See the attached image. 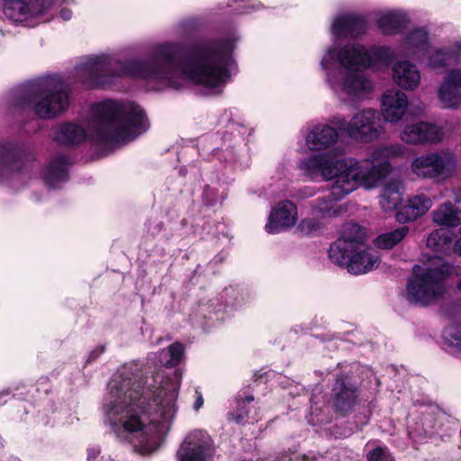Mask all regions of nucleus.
<instances>
[{
	"instance_id": "41",
	"label": "nucleus",
	"mask_w": 461,
	"mask_h": 461,
	"mask_svg": "<svg viewBox=\"0 0 461 461\" xmlns=\"http://www.w3.org/2000/svg\"><path fill=\"white\" fill-rule=\"evenodd\" d=\"M104 351V348L103 346L98 347L90 353L89 357L94 360V359L97 358L98 356H100Z\"/></svg>"
},
{
	"instance_id": "6",
	"label": "nucleus",
	"mask_w": 461,
	"mask_h": 461,
	"mask_svg": "<svg viewBox=\"0 0 461 461\" xmlns=\"http://www.w3.org/2000/svg\"><path fill=\"white\" fill-rule=\"evenodd\" d=\"M8 104L13 112L31 108L41 119H53L68 108L69 86L58 75L36 78L14 89Z\"/></svg>"
},
{
	"instance_id": "24",
	"label": "nucleus",
	"mask_w": 461,
	"mask_h": 461,
	"mask_svg": "<svg viewBox=\"0 0 461 461\" xmlns=\"http://www.w3.org/2000/svg\"><path fill=\"white\" fill-rule=\"evenodd\" d=\"M409 17L401 10L383 11L378 14L377 25L387 35L402 33L409 24Z\"/></svg>"
},
{
	"instance_id": "4",
	"label": "nucleus",
	"mask_w": 461,
	"mask_h": 461,
	"mask_svg": "<svg viewBox=\"0 0 461 461\" xmlns=\"http://www.w3.org/2000/svg\"><path fill=\"white\" fill-rule=\"evenodd\" d=\"M395 57L387 46L347 44L327 49L321 60L326 81L333 93L342 101H360L373 90V82L362 69L388 68Z\"/></svg>"
},
{
	"instance_id": "38",
	"label": "nucleus",
	"mask_w": 461,
	"mask_h": 461,
	"mask_svg": "<svg viewBox=\"0 0 461 461\" xmlns=\"http://www.w3.org/2000/svg\"><path fill=\"white\" fill-rule=\"evenodd\" d=\"M214 196H215L214 190L210 187H206L203 192V197L209 204H212L215 202Z\"/></svg>"
},
{
	"instance_id": "2",
	"label": "nucleus",
	"mask_w": 461,
	"mask_h": 461,
	"mask_svg": "<svg viewBox=\"0 0 461 461\" xmlns=\"http://www.w3.org/2000/svg\"><path fill=\"white\" fill-rule=\"evenodd\" d=\"M183 354L182 344L176 342L154 355L144 370L122 366L108 384L103 404L107 420L114 429L137 433L146 454L158 448L177 411L181 373L165 375L161 367L178 365Z\"/></svg>"
},
{
	"instance_id": "37",
	"label": "nucleus",
	"mask_w": 461,
	"mask_h": 461,
	"mask_svg": "<svg viewBox=\"0 0 461 461\" xmlns=\"http://www.w3.org/2000/svg\"><path fill=\"white\" fill-rule=\"evenodd\" d=\"M448 50L451 55H453L454 62L458 60V58L461 57V41H457L453 45L448 48Z\"/></svg>"
},
{
	"instance_id": "43",
	"label": "nucleus",
	"mask_w": 461,
	"mask_h": 461,
	"mask_svg": "<svg viewBox=\"0 0 461 461\" xmlns=\"http://www.w3.org/2000/svg\"><path fill=\"white\" fill-rule=\"evenodd\" d=\"M312 194H313V192H312L308 189L303 190V197L312 196Z\"/></svg>"
},
{
	"instance_id": "34",
	"label": "nucleus",
	"mask_w": 461,
	"mask_h": 461,
	"mask_svg": "<svg viewBox=\"0 0 461 461\" xmlns=\"http://www.w3.org/2000/svg\"><path fill=\"white\" fill-rule=\"evenodd\" d=\"M388 454L387 448L384 447H377L370 450L366 454L367 461H383L386 458Z\"/></svg>"
},
{
	"instance_id": "14",
	"label": "nucleus",
	"mask_w": 461,
	"mask_h": 461,
	"mask_svg": "<svg viewBox=\"0 0 461 461\" xmlns=\"http://www.w3.org/2000/svg\"><path fill=\"white\" fill-rule=\"evenodd\" d=\"M332 393L333 406L341 415L351 412L358 402L357 387L346 375L337 377Z\"/></svg>"
},
{
	"instance_id": "28",
	"label": "nucleus",
	"mask_w": 461,
	"mask_h": 461,
	"mask_svg": "<svg viewBox=\"0 0 461 461\" xmlns=\"http://www.w3.org/2000/svg\"><path fill=\"white\" fill-rule=\"evenodd\" d=\"M427 246L435 252L449 255L453 252V234L446 229L432 231L427 240Z\"/></svg>"
},
{
	"instance_id": "27",
	"label": "nucleus",
	"mask_w": 461,
	"mask_h": 461,
	"mask_svg": "<svg viewBox=\"0 0 461 461\" xmlns=\"http://www.w3.org/2000/svg\"><path fill=\"white\" fill-rule=\"evenodd\" d=\"M461 213L451 202H446L432 213L433 221L439 226L456 227L461 224Z\"/></svg>"
},
{
	"instance_id": "30",
	"label": "nucleus",
	"mask_w": 461,
	"mask_h": 461,
	"mask_svg": "<svg viewBox=\"0 0 461 461\" xmlns=\"http://www.w3.org/2000/svg\"><path fill=\"white\" fill-rule=\"evenodd\" d=\"M424 59L431 68H445L454 62L448 48H429Z\"/></svg>"
},
{
	"instance_id": "13",
	"label": "nucleus",
	"mask_w": 461,
	"mask_h": 461,
	"mask_svg": "<svg viewBox=\"0 0 461 461\" xmlns=\"http://www.w3.org/2000/svg\"><path fill=\"white\" fill-rule=\"evenodd\" d=\"M438 99L445 109L461 108V68L450 69L437 91Z\"/></svg>"
},
{
	"instance_id": "17",
	"label": "nucleus",
	"mask_w": 461,
	"mask_h": 461,
	"mask_svg": "<svg viewBox=\"0 0 461 461\" xmlns=\"http://www.w3.org/2000/svg\"><path fill=\"white\" fill-rule=\"evenodd\" d=\"M407 95L398 89H389L381 99V113L384 121L398 122L407 111Z\"/></svg>"
},
{
	"instance_id": "29",
	"label": "nucleus",
	"mask_w": 461,
	"mask_h": 461,
	"mask_svg": "<svg viewBox=\"0 0 461 461\" xmlns=\"http://www.w3.org/2000/svg\"><path fill=\"white\" fill-rule=\"evenodd\" d=\"M353 250L354 248H352L350 243H348L344 240L338 239L330 245L329 257L334 264L348 268L349 259L354 253Z\"/></svg>"
},
{
	"instance_id": "23",
	"label": "nucleus",
	"mask_w": 461,
	"mask_h": 461,
	"mask_svg": "<svg viewBox=\"0 0 461 461\" xmlns=\"http://www.w3.org/2000/svg\"><path fill=\"white\" fill-rule=\"evenodd\" d=\"M69 158L67 156L59 155L53 158L46 167L43 173V179L50 188H59L68 179Z\"/></svg>"
},
{
	"instance_id": "16",
	"label": "nucleus",
	"mask_w": 461,
	"mask_h": 461,
	"mask_svg": "<svg viewBox=\"0 0 461 461\" xmlns=\"http://www.w3.org/2000/svg\"><path fill=\"white\" fill-rule=\"evenodd\" d=\"M297 220L296 205L290 201H282L271 211L266 230L270 234L278 233L293 227Z\"/></svg>"
},
{
	"instance_id": "8",
	"label": "nucleus",
	"mask_w": 461,
	"mask_h": 461,
	"mask_svg": "<svg viewBox=\"0 0 461 461\" xmlns=\"http://www.w3.org/2000/svg\"><path fill=\"white\" fill-rule=\"evenodd\" d=\"M330 122L338 126L343 134L357 141L370 142L381 133L379 113L370 108L356 113L349 122L343 117L335 116Z\"/></svg>"
},
{
	"instance_id": "33",
	"label": "nucleus",
	"mask_w": 461,
	"mask_h": 461,
	"mask_svg": "<svg viewBox=\"0 0 461 461\" xmlns=\"http://www.w3.org/2000/svg\"><path fill=\"white\" fill-rule=\"evenodd\" d=\"M254 400L253 396H247L246 401L242 400L240 396L236 399L237 410L230 413V419L236 422L249 421V410L246 405V402L249 403Z\"/></svg>"
},
{
	"instance_id": "44",
	"label": "nucleus",
	"mask_w": 461,
	"mask_h": 461,
	"mask_svg": "<svg viewBox=\"0 0 461 461\" xmlns=\"http://www.w3.org/2000/svg\"><path fill=\"white\" fill-rule=\"evenodd\" d=\"M101 461H114L111 456H102Z\"/></svg>"
},
{
	"instance_id": "18",
	"label": "nucleus",
	"mask_w": 461,
	"mask_h": 461,
	"mask_svg": "<svg viewBox=\"0 0 461 461\" xmlns=\"http://www.w3.org/2000/svg\"><path fill=\"white\" fill-rule=\"evenodd\" d=\"M366 30V21L359 15L347 14L337 16L331 24V33L335 39L356 38Z\"/></svg>"
},
{
	"instance_id": "39",
	"label": "nucleus",
	"mask_w": 461,
	"mask_h": 461,
	"mask_svg": "<svg viewBox=\"0 0 461 461\" xmlns=\"http://www.w3.org/2000/svg\"><path fill=\"white\" fill-rule=\"evenodd\" d=\"M100 454L98 447H91L88 449L87 459L88 461H94Z\"/></svg>"
},
{
	"instance_id": "32",
	"label": "nucleus",
	"mask_w": 461,
	"mask_h": 461,
	"mask_svg": "<svg viewBox=\"0 0 461 461\" xmlns=\"http://www.w3.org/2000/svg\"><path fill=\"white\" fill-rule=\"evenodd\" d=\"M365 230L357 223H348L343 227L342 235L339 238L352 245L354 249H359L364 245Z\"/></svg>"
},
{
	"instance_id": "35",
	"label": "nucleus",
	"mask_w": 461,
	"mask_h": 461,
	"mask_svg": "<svg viewBox=\"0 0 461 461\" xmlns=\"http://www.w3.org/2000/svg\"><path fill=\"white\" fill-rule=\"evenodd\" d=\"M302 230L310 234L321 229L320 222L314 218L304 219L301 223Z\"/></svg>"
},
{
	"instance_id": "42",
	"label": "nucleus",
	"mask_w": 461,
	"mask_h": 461,
	"mask_svg": "<svg viewBox=\"0 0 461 461\" xmlns=\"http://www.w3.org/2000/svg\"><path fill=\"white\" fill-rule=\"evenodd\" d=\"M203 404V399L201 394H198L194 403V409L195 411H198Z\"/></svg>"
},
{
	"instance_id": "20",
	"label": "nucleus",
	"mask_w": 461,
	"mask_h": 461,
	"mask_svg": "<svg viewBox=\"0 0 461 461\" xmlns=\"http://www.w3.org/2000/svg\"><path fill=\"white\" fill-rule=\"evenodd\" d=\"M348 264V271L354 275H361L377 267L379 263L378 252L365 245L354 249Z\"/></svg>"
},
{
	"instance_id": "46",
	"label": "nucleus",
	"mask_w": 461,
	"mask_h": 461,
	"mask_svg": "<svg viewBox=\"0 0 461 461\" xmlns=\"http://www.w3.org/2000/svg\"><path fill=\"white\" fill-rule=\"evenodd\" d=\"M457 288H458L459 290H461V279H460V280L458 281V283H457Z\"/></svg>"
},
{
	"instance_id": "12",
	"label": "nucleus",
	"mask_w": 461,
	"mask_h": 461,
	"mask_svg": "<svg viewBox=\"0 0 461 461\" xmlns=\"http://www.w3.org/2000/svg\"><path fill=\"white\" fill-rule=\"evenodd\" d=\"M180 461H208L211 456V439L206 432L189 433L178 450Z\"/></svg>"
},
{
	"instance_id": "25",
	"label": "nucleus",
	"mask_w": 461,
	"mask_h": 461,
	"mask_svg": "<svg viewBox=\"0 0 461 461\" xmlns=\"http://www.w3.org/2000/svg\"><path fill=\"white\" fill-rule=\"evenodd\" d=\"M404 187L402 181L393 179L387 182L382 190L379 203L385 212H393L402 202Z\"/></svg>"
},
{
	"instance_id": "3",
	"label": "nucleus",
	"mask_w": 461,
	"mask_h": 461,
	"mask_svg": "<svg viewBox=\"0 0 461 461\" xmlns=\"http://www.w3.org/2000/svg\"><path fill=\"white\" fill-rule=\"evenodd\" d=\"M404 151V146L392 144L375 148L363 160L352 157L338 158V154H343V149L301 159L298 167L304 176L312 180L318 177L333 180L330 192L314 201L312 213L320 218L338 216L340 208L336 201L343 199L360 185L366 188L376 186L392 170L389 159L402 156Z\"/></svg>"
},
{
	"instance_id": "10",
	"label": "nucleus",
	"mask_w": 461,
	"mask_h": 461,
	"mask_svg": "<svg viewBox=\"0 0 461 461\" xmlns=\"http://www.w3.org/2000/svg\"><path fill=\"white\" fill-rule=\"evenodd\" d=\"M27 149L15 142L0 143V181L20 180L26 168Z\"/></svg>"
},
{
	"instance_id": "26",
	"label": "nucleus",
	"mask_w": 461,
	"mask_h": 461,
	"mask_svg": "<svg viewBox=\"0 0 461 461\" xmlns=\"http://www.w3.org/2000/svg\"><path fill=\"white\" fill-rule=\"evenodd\" d=\"M86 130L74 123H64L59 125L54 131V140L62 145H77L86 140Z\"/></svg>"
},
{
	"instance_id": "7",
	"label": "nucleus",
	"mask_w": 461,
	"mask_h": 461,
	"mask_svg": "<svg viewBox=\"0 0 461 461\" xmlns=\"http://www.w3.org/2000/svg\"><path fill=\"white\" fill-rule=\"evenodd\" d=\"M451 272L452 267L440 257L433 258L420 274H415L408 282L406 299L421 306L434 303L446 293L445 279Z\"/></svg>"
},
{
	"instance_id": "9",
	"label": "nucleus",
	"mask_w": 461,
	"mask_h": 461,
	"mask_svg": "<svg viewBox=\"0 0 461 461\" xmlns=\"http://www.w3.org/2000/svg\"><path fill=\"white\" fill-rule=\"evenodd\" d=\"M455 164L454 155L448 150H441L415 158L411 168L419 178L438 181L449 176Z\"/></svg>"
},
{
	"instance_id": "15",
	"label": "nucleus",
	"mask_w": 461,
	"mask_h": 461,
	"mask_svg": "<svg viewBox=\"0 0 461 461\" xmlns=\"http://www.w3.org/2000/svg\"><path fill=\"white\" fill-rule=\"evenodd\" d=\"M429 47L428 31L416 28L405 35L397 50L402 57L423 61Z\"/></svg>"
},
{
	"instance_id": "36",
	"label": "nucleus",
	"mask_w": 461,
	"mask_h": 461,
	"mask_svg": "<svg viewBox=\"0 0 461 461\" xmlns=\"http://www.w3.org/2000/svg\"><path fill=\"white\" fill-rule=\"evenodd\" d=\"M446 334L450 338L451 344L461 350V326L449 329Z\"/></svg>"
},
{
	"instance_id": "5",
	"label": "nucleus",
	"mask_w": 461,
	"mask_h": 461,
	"mask_svg": "<svg viewBox=\"0 0 461 461\" xmlns=\"http://www.w3.org/2000/svg\"><path fill=\"white\" fill-rule=\"evenodd\" d=\"M149 128L143 110L134 103L106 100L92 107L89 135L104 143H127Z\"/></svg>"
},
{
	"instance_id": "11",
	"label": "nucleus",
	"mask_w": 461,
	"mask_h": 461,
	"mask_svg": "<svg viewBox=\"0 0 461 461\" xmlns=\"http://www.w3.org/2000/svg\"><path fill=\"white\" fill-rule=\"evenodd\" d=\"M445 136L442 127L427 122L409 124L400 134L402 141L411 145L437 144L441 142Z\"/></svg>"
},
{
	"instance_id": "1",
	"label": "nucleus",
	"mask_w": 461,
	"mask_h": 461,
	"mask_svg": "<svg viewBox=\"0 0 461 461\" xmlns=\"http://www.w3.org/2000/svg\"><path fill=\"white\" fill-rule=\"evenodd\" d=\"M234 47L230 38L201 41L185 50L178 43L165 41L154 45L143 59L122 61L108 54L86 57L75 68V75L88 87L131 77L146 81L156 90L180 89L190 82L216 94L230 77Z\"/></svg>"
},
{
	"instance_id": "19",
	"label": "nucleus",
	"mask_w": 461,
	"mask_h": 461,
	"mask_svg": "<svg viewBox=\"0 0 461 461\" xmlns=\"http://www.w3.org/2000/svg\"><path fill=\"white\" fill-rule=\"evenodd\" d=\"M338 140V131L328 124L313 126L305 137L306 145L312 151L328 149L334 146Z\"/></svg>"
},
{
	"instance_id": "45",
	"label": "nucleus",
	"mask_w": 461,
	"mask_h": 461,
	"mask_svg": "<svg viewBox=\"0 0 461 461\" xmlns=\"http://www.w3.org/2000/svg\"><path fill=\"white\" fill-rule=\"evenodd\" d=\"M8 394H9V391L2 392V393H0V401H2V397H3L4 395H8ZM0 403H2V402H0Z\"/></svg>"
},
{
	"instance_id": "22",
	"label": "nucleus",
	"mask_w": 461,
	"mask_h": 461,
	"mask_svg": "<svg viewBox=\"0 0 461 461\" xmlns=\"http://www.w3.org/2000/svg\"><path fill=\"white\" fill-rule=\"evenodd\" d=\"M431 206L432 201L428 195L424 194L412 195L397 212V220L403 222L415 221L426 214Z\"/></svg>"
},
{
	"instance_id": "40",
	"label": "nucleus",
	"mask_w": 461,
	"mask_h": 461,
	"mask_svg": "<svg viewBox=\"0 0 461 461\" xmlns=\"http://www.w3.org/2000/svg\"><path fill=\"white\" fill-rule=\"evenodd\" d=\"M60 17L64 20V21H68L71 19L72 17V12L70 9H68V8H62L60 10Z\"/></svg>"
},
{
	"instance_id": "31",
	"label": "nucleus",
	"mask_w": 461,
	"mask_h": 461,
	"mask_svg": "<svg viewBox=\"0 0 461 461\" xmlns=\"http://www.w3.org/2000/svg\"><path fill=\"white\" fill-rule=\"evenodd\" d=\"M408 231L409 229L403 226L394 230L383 233L375 239V245L380 249H390L401 242L405 238Z\"/></svg>"
},
{
	"instance_id": "21",
	"label": "nucleus",
	"mask_w": 461,
	"mask_h": 461,
	"mask_svg": "<svg viewBox=\"0 0 461 461\" xmlns=\"http://www.w3.org/2000/svg\"><path fill=\"white\" fill-rule=\"evenodd\" d=\"M394 82L405 90H414L420 83V72L418 68L407 61H397L393 66Z\"/></svg>"
}]
</instances>
